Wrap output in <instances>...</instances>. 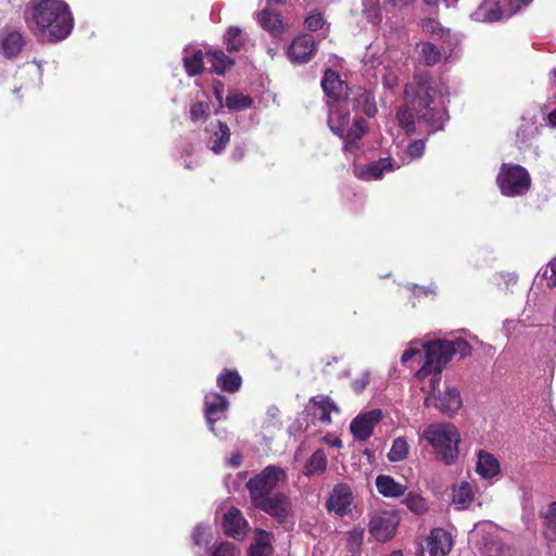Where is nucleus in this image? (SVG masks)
<instances>
[{
	"mask_svg": "<svg viewBox=\"0 0 556 556\" xmlns=\"http://www.w3.org/2000/svg\"><path fill=\"white\" fill-rule=\"evenodd\" d=\"M207 61L211 63L212 70L218 75H223L233 64L232 60L222 50L208 52Z\"/></svg>",
	"mask_w": 556,
	"mask_h": 556,
	"instance_id": "2f4dec72",
	"label": "nucleus"
},
{
	"mask_svg": "<svg viewBox=\"0 0 556 556\" xmlns=\"http://www.w3.org/2000/svg\"><path fill=\"white\" fill-rule=\"evenodd\" d=\"M472 498L473 494L469 482L464 481L453 490V503L460 509L466 508Z\"/></svg>",
	"mask_w": 556,
	"mask_h": 556,
	"instance_id": "72a5a7b5",
	"label": "nucleus"
},
{
	"mask_svg": "<svg viewBox=\"0 0 556 556\" xmlns=\"http://www.w3.org/2000/svg\"><path fill=\"white\" fill-rule=\"evenodd\" d=\"M549 268L553 274H556V257L549 262Z\"/></svg>",
	"mask_w": 556,
	"mask_h": 556,
	"instance_id": "680f3d73",
	"label": "nucleus"
},
{
	"mask_svg": "<svg viewBox=\"0 0 556 556\" xmlns=\"http://www.w3.org/2000/svg\"><path fill=\"white\" fill-rule=\"evenodd\" d=\"M353 494L351 488L344 483L337 484L328 500L327 508L339 516H345L352 511Z\"/></svg>",
	"mask_w": 556,
	"mask_h": 556,
	"instance_id": "f8f14e48",
	"label": "nucleus"
},
{
	"mask_svg": "<svg viewBox=\"0 0 556 556\" xmlns=\"http://www.w3.org/2000/svg\"><path fill=\"white\" fill-rule=\"evenodd\" d=\"M206 530H207V528L203 525H198L194 528L193 533H192V540H193L194 544L201 545L203 543V541H204L203 536L205 535Z\"/></svg>",
	"mask_w": 556,
	"mask_h": 556,
	"instance_id": "603ef678",
	"label": "nucleus"
},
{
	"mask_svg": "<svg viewBox=\"0 0 556 556\" xmlns=\"http://www.w3.org/2000/svg\"><path fill=\"white\" fill-rule=\"evenodd\" d=\"M552 84H553V85H554V87L556 88V70L553 72Z\"/></svg>",
	"mask_w": 556,
	"mask_h": 556,
	"instance_id": "0e129e2a",
	"label": "nucleus"
},
{
	"mask_svg": "<svg viewBox=\"0 0 556 556\" xmlns=\"http://www.w3.org/2000/svg\"><path fill=\"white\" fill-rule=\"evenodd\" d=\"M547 119H548L549 125L556 127V110L552 111L547 115Z\"/></svg>",
	"mask_w": 556,
	"mask_h": 556,
	"instance_id": "052dcab7",
	"label": "nucleus"
},
{
	"mask_svg": "<svg viewBox=\"0 0 556 556\" xmlns=\"http://www.w3.org/2000/svg\"><path fill=\"white\" fill-rule=\"evenodd\" d=\"M425 147L426 144L424 140H415L410 142L406 149L403 162H410L413 160L421 157L425 152Z\"/></svg>",
	"mask_w": 556,
	"mask_h": 556,
	"instance_id": "a19ab883",
	"label": "nucleus"
},
{
	"mask_svg": "<svg viewBox=\"0 0 556 556\" xmlns=\"http://www.w3.org/2000/svg\"><path fill=\"white\" fill-rule=\"evenodd\" d=\"M542 277L547 279V287L554 288L556 286V274L551 271L549 266L542 271Z\"/></svg>",
	"mask_w": 556,
	"mask_h": 556,
	"instance_id": "5fc2aeb1",
	"label": "nucleus"
},
{
	"mask_svg": "<svg viewBox=\"0 0 556 556\" xmlns=\"http://www.w3.org/2000/svg\"><path fill=\"white\" fill-rule=\"evenodd\" d=\"M332 446L337 447V448H340L342 446V443L339 439L334 440L333 443H332Z\"/></svg>",
	"mask_w": 556,
	"mask_h": 556,
	"instance_id": "e2e57ef3",
	"label": "nucleus"
},
{
	"mask_svg": "<svg viewBox=\"0 0 556 556\" xmlns=\"http://www.w3.org/2000/svg\"><path fill=\"white\" fill-rule=\"evenodd\" d=\"M257 21L264 29H266L274 36L280 35L285 28V25L280 16L276 12L267 8L258 12Z\"/></svg>",
	"mask_w": 556,
	"mask_h": 556,
	"instance_id": "393cba45",
	"label": "nucleus"
},
{
	"mask_svg": "<svg viewBox=\"0 0 556 556\" xmlns=\"http://www.w3.org/2000/svg\"><path fill=\"white\" fill-rule=\"evenodd\" d=\"M419 49V61L426 66H432L437 64L442 54H445L446 52H443L442 48H437L432 42L426 41L418 45Z\"/></svg>",
	"mask_w": 556,
	"mask_h": 556,
	"instance_id": "cd10ccee",
	"label": "nucleus"
},
{
	"mask_svg": "<svg viewBox=\"0 0 556 556\" xmlns=\"http://www.w3.org/2000/svg\"><path fill=\"white\" fill-rule=\"evenodd\" d=\"M420 27L431 39L442 42L443 52H452L458 43V40L451 34L450 29L443 27L435 18L421 20Z\"/></svg>",
	"mask_w": 556,
	"mask_h": 556,
	"instance_id": "1a4fd4ad",
	"label": "nucleus"
},
{
	"mask_svg": "<svg viewBox=\"0 0 556 556\" xmlns=\"http://www.w3.org/2000/svg\"><path fill=\"white\" fill-rule=\"evenodd\" d=\"M252 103L253 100L249 96L239 92H229L224 105L229 110L240 111L250 108Z\"/></svg>",
	"mask_w": 556,
	"mask_h": 556,
	"instance_id": "e433bc0d",
	"label": "nucleus"
},
{
	"mask_svg": "<svg viewBox=\"0 0 556 556\" xmlns=\"http://www.w3.org/2000/svg\"><path fill=\"white\" fill-rule=\"evenodd\" d=\"M311 403L318 410V418L324 425L331 424V413H339V407L329 396H314Z\"/></svg>",
	"mask_w": 556,
	"mask_h": 556,
	"instance_id": "bb28decb",
	"label": "nucleus"
},
{
	"mask_svg": "<svg viewBox=\"0 0 556 556\" xmlns=\"http://www.w3.org/2000/svg\"><path fill=\"white\" fill-rule=\"evenodd\" d=\"M413 0H368L364 2L363 13L369 22L375 23L378 18V11L392 12L396 9L407 7Z\"/></svg>",
	"mask_w": 556,
	"mask_h": 556,
	"instance_id": "6ab92c4d",
	"label": "nucleus"
},
{
	"mask_svg": "<svg viewBox=\"0 0 556 556\" xmlns=\"http://www.w3.org/2000/svg\"><path fill=\"white\" fill-rule=\"evenodd\" d=\"M364 539V529L355 528L349 533V545L351 547H359Z\"/></svg>",
	"mask_w": 556,
	"mask_h": 556,
	"instance_id": "8fccbe9b",
	"label": "nucleus"
},
{
	"mask_svg": "<svg viewBox=\"0 0 556 556\" xmlns=\"http://www.w3.org/2000/svg\"><path fill=\"white\" fill-rule=\"evenodd\" d=\"M496 182L503 195L519 197L529 190L531 178L525 167L504 163L497 174Z\"/></svg>",
	"mask_w": 556,
	"mask_h": 556,
	"instance_id": "39448f33",
	"label": "nucleus"
},
{
	"mask_svg": "<svg viewBox=\"0 0 556 556\" xmlns=\"http://www.w3.org/2000/svg\"><path fill=\"white\" fill-rule=\"evenodd\" d=\"M224 40L229 52H238L244 45L242 30L237 26H231L227 29Z\"/></svg>",
	"mask_w": 556,
	"mask_h": 556,
	"instance_id": "c9c22d12",
	"label": "nucleus"
},
{
	"mask_svg": "<svg viewBox=\"0 0 556 556\" xmlns=\"http://www.w3.org/2000/svg\"><path fill=\"white\" fill-rule=\"evenodd\" d=\"M228 464L229 466L233 467V468H237L241 465L242 463V455L241 453L239 452H236L231 455V457L228 458Z\"/></svg>",
	"mask_w": 556,
	"mask_h": 556,
	"instance_id": "4d7b16f0",
	"label": "nucleus"
},
{
	"mask_svg": "<svg viewBox=\"0 0 556 556\" xmlns=\"http://www.w3.org/2000/svg\"><path fill=\"white\" fill-rule=\"evenodd\" d=\"M409 453V445L403 437H399L393 440L392 446L388 452V459L391 463H397L404 460Z\"/></svg>",
	"mask_w": 556,
	"mask_h": 556,
	"instance_id": "f704fd0d",
	"label": "nucleus"
},
{
	"mask_svg": "<svg viewBox=\"0 0 556 556\" xmlns=\"http://www.w3.org/2000/svg\"><path fill=\"white\" fill-rule=\"evenodd\" d=\"M285 0H267L268 3H282Z\"/></svg>",
	"mask_w": 556,
	"mask_h": 556,
	"instance_id": "69168bd1",
	"label": "nucleus"
},
{
	"mask_svg": "<svg viewBox=\"0 0 556 556\" xmlns=\"http://www.w3.org/2000/svg\"><path fill=\"white\" fill-rule=\"evenodd\" d=\"M212 556H238V552L232 543L222 542L215 547Z\"/></svg>",
	"mask_w": 556,
	"mask_h": 556,
	"instance_id": "a18cd8bd",
	"label": "nucleus"
},
{
	"mask_svg": "<svg viewBox=\"0 0 556 556\" xmlns=\"http://www.w3.org/2000/svg\"><path fill=\"white\" fill-rule=\"evenodd\" d=\"M396 526V518L388 513H383L372 516L368 528L370 534L376 540L386 542L394 535Z\"/></svg>",
	"mask_w": 556,
	"mask_h": 556,
	"instance_id": "4468645a",
	"label": "nucleus"
},
{
	"mask_svg": "<svg viewBox=\"0 0 556 556\" xmlns=\"http://www.w3.org/2000/svg\"><path fill=\"white\" fill-rule=\"evenodd\" d=\"M184 65L189 76L198 75L203 68V53L201 50H193L189 54L188 50H185Z\"/></svg>",
	"mask_w": 556,
	"mask_h": 556,
	"instance_id": "473e14b6",
	"label": "nucleus"
},
{
	"mask_svg": "<svg viewBox=\"0 0 556 556\" xmlns=\"http://www.w3.org/2000/svg\"><path fill=\"white\" fill-rule=\"evenodd\" d=\"M399 167L400 165H396V168ZM394 168L395 165L393 160L390 157H383L365 166H355L354 175L362 180L369 181L380 179L386 173H390Z\"/></svg>",
	"mask_w": 556,
	"mask_h": 556,
	"instance_id": "2eb2a0df",
	"label": "nucleus"
},
{
	"mask_svg": "<svg viewBox=\"0 0 556 556\" xmlns=\"http://www.w3.org/2000/svg\"><path fill=\"white\" fill-rule=\"evenodd\" d=\"M211 113V106L208 101H197L190 106V119L193 123L205 121Z\"/></svg>",
	"mask_w": 556,
	"mask_h": 556,
	"instance_id": "4c0bfd02",
	"label": "nucleus"
},
{
	"mask_svg": "<svg viewBox=\"0 0 556 556\" xmlns=\"http://www.w3.org/2000/svg\"><path fill=\"white\" fill-rule=\"evenodd\" d=\"M365 134V121L363 118H357L353 122L352 126H350L346 130L344 137L345 149L354 150L357 148V141Z\"/></svg>",
	"mask_w": 556,
	"mask_h": 556,
	"instance_id": "7c9ffc66",
	"label": "nucleus"
},
{
	"mask_svg": "<svg viewBox=\"0 0 556 556\" xmlns=\"http://www.w3.org/2000/svg\"><path fill=\"white\" fill-rule=\"evenodd\" d=\"M327 468V457L323 450H317L306 462L304 475L307 477L321 475Z\"/></svg>",
	"mask_w": 556,
	"mask_h": 556,
	"instance_id": "c756f323",
	"label": "nucleus"
},
{
	"mask_svg": "<svg viewBox=\"0 0 556 556\" xmlns=\"http://www.w3.org/2000/svg\"><path fill=\"white\" fill-rule=\"evenodd\" d=\"M536 128L532 125H523L519 128L517 132V137L520 139L522 143H526L529 141L530 137L533 136Z\"/></svg>",
	"mask_w": 556,
	"mask_h": 556,
	"instance_id": "3c124183",
	"label": "nucleus"
},
{
	"mask_svg": "<svg viewBox=\"0 0 556 556\" xmlns=\"http://www.w3.org/2000/svg\"><path fill=\"white\" fill-rule=\"evenodd\" d=\"M471 17L477 22L493 23L503 18V10L497 0H485L472 12Z\"/></svg>",
	"mask_w": 556,
	"mask_h": 556,
	"instance_id": "412c9836",
	"label": "nucleus"
},
{
	"mask_svg": "<svg viewBox=\"0 0 556 556\" xmlns=\"http://www.w3.org/2000/svg\"><path fill=\"white\" fill-rule=\"evenodd\" d=\"M229 406L228 400L216 392H211L204 399V413L210 430L215 432L214 424L226 418Z\"/></svg>",
	"mask_w": 556,
	"mask_h": 556,
	"instance_id": "9b49d317",
	"label": "nucleus"
},
{
	"mask_svg": "<svg viewBox=\"0 0 556 556\" xmlns=\"http://www.w3.org/2000/svg\"><path fill=\"white\" fill-rule=\"evenodd\" d=\"M217 386L226 392H237L242 383V379L238 371L223 370L217 377Z\"/></svg>",
	"mask_w": 556,
	"mask_h": 556,
	"instance_id": "c85d7f7f",
	"label": "nucleus"
},
{
	"mask_svg": "<svg viewBox=\"0 0 556 556\" xmlns=\"http://www.w3.org/2000/svg\"><path fill=\"white\" fill-rule=\"evenodd\" d=\"M223 528L228 536L243 540L248 531V522L238 508L231 507L224 515Z\"/></svg>",
	"mask_w": 556,
	"mask_h": 556,
	"instance_id": "a211bd4d",
	"label": "nucleus"
},
{
	"mask_svg": "<svg viewBox=\"0 0 556 556\" xmlns=\"http://www.w3.org/2000/svg\"><path fill=\"white\" fill-rule=\"evenodd\" d=\"M476 470L482 478L490 479L500 472V463L492 454L480 451Z\"/></svg>",
	"mask_w": 556,
	"mask_h": 556,
	"instance_id": "5701e85b",
	"label": "nucleus"
},
{
	"mask_svg": "<svg viewBox=\"0 0 556 556\" xmlns=\"http://www.w3.org/2000/svg\"><path fill=\"white\" fill-rule=\"evenodd\" d=\"M286 479L287 473L281 467L275 465L265 467L247 482L251 502L254 503L269 496L279 483L285 482Z\"/></svg>",
	"mask_w": 556,
	"mask_h": 556,
	"instance_id": "423d86ee",
	"label": "nucleus"
},
{
	"mask_svg": "<svg viewBox=\"0 0 556 556\" xmlns=\"http://www.w3.org/2000/svg\"><path fill=\"white\" fill-rule=\"evenodd\" d=\"M350 123L348 102L339 101L329 108L328 125L333 134L343 137Z\"/></svg>",
	"mask_w": 556,
	"mask_h": 556,
	"instance_id": "f3484780",
	"label": "nucleus"
},
{
	"mask_svg": "<svg viewBox=\"0 0 556 556\" xmlns=\"http://www.w3.org/2000/svg\"><path fill=\"white\" fill-rule=\"evenodd\" d=\"M448 94L446 85L422 72L414 76L405 87V102L399 109L396 118L406 134L415 131V122H424L432 131L443 127L446 119L444 108L437 105V99Z\"/></svg>",
	"mask_w": 556,
	"mask_h": 556,
	"instance_id": "f257e3e1",
	"label": "nucleus"
},
{
	"mask_svg": "<svg viewBox=\"0 0 556 556\" xmlns=\"http://www.w3.org/2000/svg\"><path fill=\"white\" fill-rule=\"evenodd\" d=\"M223 89H224V86L222 83H217L214 85V93H215V97L216 99L218 100L219 102V108H223L224 106V103H223Z\"/></svg>",
	"mask_w": 556,
	"mask_h": 556,
	"instance_id": "13d9d810",
	"label": "nucleus"
},
{
	"mask_svg": "<svg viewBox=\"0 0 556 556\" xmlns=\"http://www.w3.org/2000/svg\"><path fill=\"white\" fill-rule=\"evenodd\" d=\"M389 556H402V553L400 551L397 552H393L391 555Z\"/></svg>",
	"mask_w": 556,
	"mask_h": 556,
	"instance_id": "338daca9",
	"label": "nucleus"
},
{
	"mask_svg": "<svg viewBox=\"0 0 556 556\" xmlns=\"http://www.w3.org/2000/svg\"><path fill=\"white\" fill-rule=\"evenodd\" d=\"M382 412L380 409H372L356 416L350 424V431L353 437L359 441L368 440L374 431V428L381 421Z\"/></svg>",
	"mask_w": 556,
	"mask_h": 556,
	"instance_id": "6e6552de",
	"label": "nucleus"
},
{
	"mask_svg": "<svg viewBox=\"0 0 556 556\" xmlns=\"http://www.w3.org/2000/svg\"><path fill=\"white\" fill-rule=\"evenodd\" d=\"M316 51V43L312 35H301L293 39L289 49L288 58L294 64L308 62Z\"/></svg>",
	"mask_w": 556,
	"mask_h": 556,
	"instance_id": "ddd939ff",
	"label": "nucleus"
},
{
	"mask_svg": "<svg viewBox=\"0 0 556 556\" xmlns=\"http://www.w3.org/2000/svg\"><path fill=\"white\" fill-rule=\"evenodd\" d=\"M471 346L464 339L441 340L438 339L426 345V362L416 372L418 380H424L431 376L429 392L430 395L425 399V405H434L441 413L453 415L463 405L459 391L454 387H445L444 391H438L441 380V372L453 355L465 357L470 355Z\"/></svg>",
	"mask_w": 556,
	"mask_h": 556,
	"instance_id": "f03ea898",
	"label": "nucleus"
},
{
	"mask_svg": "<svg viewBox=\"0 0 556 556\" xmlns=\"http://www.w3.org/2000/svg\"><path fill=\"white\" fill-rule=\"evenodd\" d=\"M544 535L546 539L556 540V502H553L545 516Z\"/></svg>",
	"mask_w": 556,
	"mask_h": 556,
	"instance_id": "58836bf2",
	"label": "nucleus"
},
{
	"mask_svg": "<svg viewBox=\"0 0 556 556\" xmlns=\"http://www.w3.org/2000/svg\"><path fill=\"white\" fill-rule=\"evenodd\" d=\"M405 505L415 514L421 515L427 510V503L418 494L409 493L404 500Z\"/></svg>",
	"mask_w": 556,
	"mask_h": 556,
	"instance_id": "ea45409f",
	"label": "nucleus"
},
{
	"mask_svg": "<svg viewBox=\"0 0 556 556\" xmlns=\"http://www.w3.org/2000/svg\"><path fill=\"white\" fill-rule=\"evenodd\" d=\"M344 101L348 102L349 108L361 110L368 117H372L377 113L375 97L367 89L358 88L352 98H346Z\"/></svg>",
	"mask_w": 556,
	"mask_h": 556,
	"instance_id": "aec40b11",
	"label": "nucleus"
},
{
	"mask_svg": "<svg viewBox=\"0 0 556 556\" xmlns=\"http://www.w3.org/2000/svg\"><path fill=\"white\" fill-rule=\"evenodd\" d=\"M422 438L431 445L439 460L447 466L457 462L462 435L455 425L448 422L431 424L425 429Z\"/></svg>",
	"mask_w": 556,
	"mask_h": 556,
	"instance_id": "20e7f679",
	"label": "nucleus"
},
{
	"mask_svg": "<svg viewBox=\"0 0 556 556\" xmlns=\"http://www.w3.org/2000/svg\"><path fill=\"white\" fill-rule=\"evenodd\" d=\"M321 87L325 91V93L338 102L340 101L341 97L343 96L346 86L344 83L339 78L338 74L333 71H326Z\"/></svg>",
	"mask_w": 556,
	"mask_h": 556,
	"instance_id": "4be33fe9",
	"label": "nucleus"
},
{
	"mask_svg": "<svg viewBox=\"0 0 556 556\" xmlns=\"http://www.w3.org/2000/svg\"><path fill=\"white\" fill-rule=\"evenodd\" d=\"M244 155V149L241 147H236L231 153V156L236 161H240Z\"/></svg>",
	"mask_w": 556,
	"mask_h": 556,
	"instance_id": "bf43d9fd",
	"label": "nucleus"
},
{
	"mask_svg": "<svg viewBox=\"0 0 556 556\" xmlns=\"http://www.w3.org/2000/svg\"><path fill=\"white\" fill-rule=\"evenodd\" d=\"M378 492L386 497H399L406 491V486L397 483L391 476L379 475L376 478Z\"/></svg>",
	"mask_w": 556,
	"mask_h": 556,
	"instance_id": "b1692460",
	"label": "nucleus"
},
{
	"mask_svg": "<svg viewBox=\"0 0 556 556\" xmlns=\"http://www.w3.org/2000/svg\"><path fill=\"white\" fill-rule=\"evenodd\" d=\"M370 374L368 371L363 372L359 377L353 380L352 388L356 393H362L369 384Z\"/></svg>",
	"mask_w": 556,
	"mask_h": 556,
	"instance_id": "de8ad7c7",
	"label": "nucleus"
},
{
	"mask_svg": "<svg viewBox=\"0 0 556 556\" xmlns=\"http://www.w3.org/2000/svg\"><path fill=\"white\" fill-rule=\"evenodd\" d=\"M379 74L381 75V80L384 88L393 89L397 86L399 77L393 67L386 65L379 71Z\"/></svg>",
	"mask_w": 556,
	"mask_h": 556,
	"instance_id": "79ce46f5",
	"label": "nucleus"
},
{
	"mask_svg": "<svg viewBox=\"0 0 556 556\" xmlns=\"http://www.w3.org/2000/svg\"><path fill=\"white\" fill-rule=\"evenodd\" d=\"M21 74H26V75L31 77V84L30 85L33 87L39 86L40 83H41L42 71H41V65L39 63L38 64H27V65H25L22 68Z\"/></svg>",
	"mask_w": 556,
	"mask_h": 556,
	"instance_id": "37998d69",
	"label": "nucleus"
},
{
	"mask_svg": "<svg viewBox=\"0 0 556 556\" xmlns=\"http://www.w3.org/2000/svg\"><path fill=\"white\" fill-rule=\"evenodd\" d=\"M304 23L309 30H317L323 27L324 18L320 13L313 12L305 18Z\"/></svg>",
	"mask_w": 556,
	"mask_h": 556,
	"instance_id": "49530a36",
	"label": "nucleus"
},
{
	"mask_svg": "<svg viewBox=\"0 0 556 556\" xmlns=\"http://www.w3.org/2000/svg\"><path fill=\"white\" fill-rule=\"evenodd\" d=\"M251 556H269L270 546L266 541L258 540L256 544L251 546Z\"/></svg>",
	"mask_w": 556,
	"mask_h": 556,
	"instance_id": "09e8293b",
	"label": "nucleus"
},
{
	"mask_svg": "<svg viewBox=\"0 0 556 556\" xmlns=\"http://www.w3.org/2000/svg\"><path fill=\"white\" fill-rule=\"evenodd\" d=\"M459 0H422L428 7H437L440 2H443L447 8L455 5Z\"/></svg>",
	"mask_w": 556,
	"mask_h": 556,
	"instance_id": "6e6d98bb",
	"label": "nucleus"
},
{
	"mask_svg": "<svg viewBox=\"0 0 556 556\" xmlns=\"http://www.w3.org/2000/svg\"><path fill=\"white\" fill-rule=\"evenodd\" d=\"M29 26L42 41L65 39L73 29V16L62 0H40L31 9Z\"/></svg>",
	"mask_w": 556,
	"mask_h": 556,
	"instance_id": "7ed1b4c3",
	"label": "nucleus"
},
{
	"mask_svg": "<svg viewBox=\"0 0 556 556\" xmlns=\"http://www.w3.org/2000/svg\"><path fill=\"white\" fill-rule=\"evenodd\" d=\"M452 536L444 529H433L421 546L420 556H445L452 548Z\"/></svg>",
	"mask_w": 556,
	"mask_h": 556,
	"instance_id": "9d476101",
	"label": "nucleus"
},
{
	"mask_svg": "<svg viewBox=\"0 0 556 556\" xmlns=\"http://www.w3.org/2000/svg\"><path fill=\"white\" fill-rule=\"evenodd\" d=\"M434 340H432L433 342ZM429 343H431V341L427 342V343H419L417 341H413L410 342L409 346L404 351V353L402 354V357H401V362L403 364H406L407 362H409L410 359H413V357L417 354L420 353L421 351V348L424 349V351L426 352V345H428Z\"/></svg>",
	"mask_w": 556,
	"mask_h": 556,
	"instance_id": "c03bdc74",
	"label": "nucleus"
},
{
	"mask_svg": "<svg viewBox=\"0 0 556 556\" xmlns=\"http://www.w3.org/2000/svg\"><path fill=\"white\" fill-rule=\"evenodd\" d=\"M25 45L21 31L12 26L0 29V52L7 58L16 56Z\"/></svg>",
	"mask_w": 556,
	"mask_h": 556,
	"instance_id": "dca6fc26",
	"label": "nucleus"
},
{
	"mask_svg": "<svg viewBox=\"0 0 556 556\" xmlns=\"http://www.w3.org/2000/svg\"><path fill=\"white\" fill-rule=\"evenodd\" d=\"M531 0H508L510 15L517 13L521 8L528 7Z\"/></svg>",
	"mask_w": 556,
	"mask_h": 556,
	"instance_id": "864d4df0",
	"label": "nucleus"
},
{
	"mask_svg": "<svg viewBox=\"0 0 556 556\" xmlns=\"http://www.w3.org/2000/svg\"><path fill=\"white\" fill-rule=\"evenodd\" d=\"M252 504L255 508L263 510L280 523L286 522L292 515V502L290 497L280 492Z\"/></svg>",
	"mask_w": 556,
	"mask_h": 556,
	"instance_id": "0eeeda50",
	"label": "nucleus"
},
{
	"mask_svg": "<svg viewBox=\"0 0 556 556\" xmlns=\"http://www.w3.org/2000/svg\"><path fill=\"white\" fill-rule=\"evenodd\" d=\"M230 128L225 123L217 121L216 130L213 131L208 141L210 149L215 154L222 153L226 149L230 140Z\"/></svg>",
	"mask_w": 556,
	"mask_h": 556,
	"instance_id": "a878e982",
	"label": "nucleus"
}]
</instances>
